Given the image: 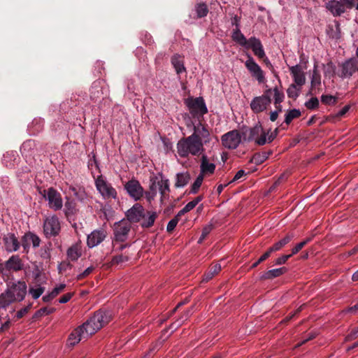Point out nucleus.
<instances>
[{"label":"nucleus","instance_id":"nucleus-1","mask_svg":"<svg viewBox=\"0 0 358 358\" xmlns=\"http://www.w3.org/2000/svg\"><path fill=\"white\" fill-rule=\"evenodd\" d=\"M27 293V285L24 281L18 280L8 285V288L0 294V315H3V310L14 301H21L24 299Z\"/></svg>","mask_w":358,"mask_h":358},{"label":"nucleus","instance_id":"nucleus-2","mask_svg":"<svg viewBox=\"0 0 358 358\" xmlns=\"http://www.w3.org/2000/svg\"><path fill=\"white\" fill-rule=\"evenodd\" d=\"M205 143L201 139H197L196 135L181 138L177 143V150L181 157H187L189 154L198 156L204 151Z\"/></svg>","mask_w":358,"mask_h":358},{"label":"nucleus","instance_id":"nucleus-3","mask_svg":"<svg viewBox=\"0 0 358 358\" xmlns=\"http://www.w3.org/2000/svg\"><path fill=\"white\" fill-rule=\"evenodd\" d=\"M112 315L110 311L99 310L94 315L84 324L87 335H93L111 320Z\"/></svg>","mask_w":358,"mask_h":358},{"label":"nucleus","instance_id":"nucleus-4","mask_svg":"<svg viewBox=\"0 0 358 358\" xmlns=\"http://www.w3.org/2000/svg\"><path fill=\"white\" fill-rule=\"evenodd\" d=\"M185 103L188 107L189 113L193 118L196 120L203 119V115L208 113L203 97H189L185 100Z\"/></svg>","mask_w":358,"mask_h":358},{"label":"nucleus","instance_id":"nucleus-5","mask_svg":"<svg viewBox=\"0 0 358 358\" xmlns=\"http://www.w3.org/2000/svg\"><path fill=\"white\" fill-rule=\"evenodd\" d=\"M271 94L272 89H268L262 96L255 97L250 103L251 110L255 113H259L266 110L271 103Z\"/></svg>","mask_w":358,"mask_h":358},{"label":"nucleus","instance_id":"nucleus-6","mask_svg":"<svg viewBox=\"0 0 358 358\" xmlns=\"http://www.w3.org/2000/svg\"><path fill=\"white\" fill-rule=\"evenodd\" d=\"M131 228V224L125 219L115 222L113 224L115 241L117 242H124L127 239Z\"/></svg>","mask_w":358,"mask_h":358},{"label":"nucleus","instance_id":"nucleus-7","mask_svg":"<svg viewBox=\"0 0 358 358\" xmlns=\"http://www.w3.org/2000/svg\"><path fill=\"white\" fill-rule=\"evenodd\" d=\"M43 197L48 201V204L50 208L55 210L62 209L63 206V201L61 194L53 187H50L47 190H43L41 192Z\"/></svg>","mask_w":358,"mask_h":358},{"label":"nucleus","instance_id":"nucleus-8","mask_svg":"<svg viewBox=\"0 0 358 358\" xmlns=\"http://www.w3.org/2000/svg\"><path fill=\"white\" fill-rule=\"evenodd\" d=\"M242 134L237 130L230 131L221 137L222 145L229 150L236 149L241 143Z\"/></svg>","mask_w":358,"mask_h":358},{"label":"nucleus","instance_id":"nucleus-9","mask_svg":"<svg viewBox=\"0 0 358 358\" xmlns=\"http://www.w3.org/2000/svg\"><path fill=\"white\" fill-rule=\"evenodd\" d=\"M95 185L97 190L100 192L104 199H115L117 192L110 183H108L102 177L99 176L95 180Z\"/></svg>","mask_w":358,"mask_h":358},{"label":"nucleus","instance_id":"nucleus-10","mask_svg":"<svg viewBox=\"0 0 358 358\" xmlns=\"http://www.w3.org/2000/svg\"><path fill=\"white\" fill-rule=\"evenodd\" d=\"M198 123L194 124L192 121L187 123V127L193 126L194 132L192 135H196L197 139H201L203 142L206 144L210 142V132L208 129V125L203 124V119H199Z\"/></svg>","mask_w":358,"mask_h":358},{"label":"nucleus","instance_id":"nucleus-11","mask_svg":"<svg viewBox=\"0 0 358 358\" xmlns=\"http://www.w3.org/2000/svg\"><path fill=\"white\" fill-rule=\"evenodd\" d=\"M60 230V223L57 216L46 218L43 224V231L46 237L56 236Z\"/></svg>","mask_w":358,"mask_h":358},{"label":"nucleus","instance_id":"nucleus-12","mask_svg":"<svg viewBox=\"0 0 358 358\" xmlns=\"http://www.w3.org/2000/svg\"><path fill=\"white\" fill-rule=\"evenodd\" d=\"M338 73L339 77L345 78L351 77L355 72L358 71V59H350L343 63Z\"/></svg>","mask_w":358,"mask_h":358},{"label":"nucleus","instance_id":"nucleus-13","mask_svg":"<svg viewBox=\"0 0 358 358\" xmlns=\"http://www.w3.org/2000/svg\"><path fill=\"white\" fill-rule=\"evenodd\" d=\"M124 189L129 195L135 201L141 199L144 195V189L140 182L135 179H131L124 184Z\"/></svg>","mask_w":358,"mask_h":358},{"label":"nucleus","instance_id":"nucleus-14","mask_svg":"<svg viewBox=\"0 0 358 358\" xmlns=\"http://www.w3.org/2000/svg\"><path fill=\"white\" fill-rule=\"evenodd\" d=\"M245 66L251 76L254 77L259 83H264L265 76L264 71L250 55H248V59L245 62Z\"/></svg>","mask_w":358,"mask_h":358},{"label":"nucleus","instance_id":"nucleus-15","mask_svg":"<svg viewBox=\"0 0 358 358\" xmlns=\"http://www.w3.org/2000/svg\"><path fill=\"white\" fill-rule=\"evenodd\" d=\"M127 221L131 223H137L145 217V209L140 203H135L126 213Z\"/></svg>","mask_w":358,"mask_h":358},{"label":"nucleus","instance_id":"nucleus-16","mask_svg":"<svg viewBox=\"0 0 358 358\" xmlns=\"http://www.w3.org/2000/svg\"><path fill=\"white\" fill-rule=\"evenodd\" d=\"M3 243L5 250L9 252L18 250L20 246V242L15 234L12 233H8L3 236Z\"/></svg>","mask_w":358,"mask_h":358},{"label":"nucleus","instance_id":"nucleus-17","mask_svg":"<svg viewBox=\"0 0 358 358\" xmlns=\"http://www.w3.org/2000/svg\"><path fill=\"white\" fill-rule=\"evenodd\" d=\"M4 267L6 272H17L23 269L24 264L18 255H12L5 262Z\"/></svg>","mask_w":358,"mask_h":358},{"label":"nucleus","instance_id":"nucleus-18","mask_svg":"<svg viewBox=\"0 0 358 358\" xmlns=\"http://www.w3.org/2000/svg\"><path fill=\"white\" fill-rule=\"evenodd\" d=\"M106 237V232L103 229L94 230L87 236V245L89 248H94L100 244Z\"/></svg>","mask_w":358,"mask_h":358},{"label":"nucleus","instance_id":"nucleus-19","mask_svg":"<svg viewBox=\"0 0 358 358\" xmlns=\"http://www.w3.org/2000/svg\"><path fill=\"white\" fill-rule=\"evenodd\" d=\"M262 125L257 124L253 127L243 129V140L247 141H255L256 142L257 138L259 136L260 134L262 133Z\"/></svg>","mask_w":358,"mask_h":358},{"label":"nucleus","instance_id":"nucleus-20","mask_svg":"<svg viewBox=\"0 0 358 358\" xmlns=\"http://www.w3.org/2000/svg\"><path fill=\"white\" fill-rule=\"evenodd\" d=\"M248 43L247 45L245 46V48H251L254 54L259 59L265 57V52L259 39L255 37H251L248 39Z\"/></svg>","mask_w":358,"mask_h":358},{"label":"nucleus","instance_id":"nucleus-21","mask_svg":"<svg viewBox=\"0 0 358 358\" xmlns=\"http://www.w3.org/2000/svg\"><path fill=\"white\" fill-rule=\"evenodd\" d=\"M289 71L292 75L294 83L299 87L303 86L306 83L305 73L303 71L302 67L297 64L289 67Z\"/></svg>","mask_w":358,"mask_h":358},{"label":"nucleus","instance_id":"nucleus-22","mask_svg":"<svg viewBox=\"0 0 358 358\" xmlns=\"http://www.w3.org/2000/svg\"><path fill=\"white\" fill-rule=\"evenodd\" d=\"M325 8L334 17H339L345 13L341 0L328 1L325 3Z\"/></svg>","mask_w":358,"mask_h":358},{"label":"nucleus","instance_id":"nucleus-23","mask_svg":"<svg viewBox=\"0 0 358 358\" xmlns=\"http://www.w3.org/2000/svg\"><path fill=\"white\" fill-rule=\"evenodd\" d=\"M90 335H87L85 328L82 326L78 327L69 335V345L74 346L78 343L83 338H87Z\"/></svg>","mask_w":358,"mask_h":358},{"label":"nucleus","instance_id":"nucleus-24","mask_svg":"<svg viewBox=\"0 0 358 358\" xmlns=\"http://www.w3.org/2000/svg\"><path fill=\"white\" fill-rule=\"evenodd\" d=\"M215 164L213 163H209L208 157L206 155H202L201 159V173L202 176L204 177V175L206 174H213L215 170Z\"/></svg>","mask_w":358,"mask_h":358},{"label":"nucleus","instance_id":"nucleus-25","mask_svg":"<svg viewBox=\"0 0 358 358\" xmlns=\"http://www.w3.org/2000/svg\"><path fill=\"white\" fill-rule=\"evenodd\" d=\"M287 271V268L285 266L268 270L264 272L260 277L261 280H272L275 278L279 277Z\"/></svg>","mask_w":358,"mask_h":358},{"label":"nucleus","instance_id":"nucleus-26","mask_svg":"<svg viewBox=\"0 0 358 358\" xmlns=\"http://www.w3.org/2000/svg\"><path fill=\"white\" fill-rule=\"evenodd\" d=\"M310 84L311 87L308 94L313 95L315 94L313 90L321 85V76L319 71L317 70V64L314 65Z\"/></svg>","mask_w":358,"mask_h":358},{"label":"nucleus","instance_id":"nucleus-27","mask_svg":"<svg viewBox=\"0 0 358 358\" xmlns=\"http://www.w3.org/2000/svg\"><path fill=\"white\" fill-rule=\"evenodd\" d=\"M175 182V187L180 188L183 187L187 185L191 179L190 174L186 171L182 173H178L176 174Z\"/></svg>","mask_w":358,"mask_h":358},{"label":"nucleus","instance_id":"nucleus-28","mask_svg":"<svg viewBox=\"0 0 358 358\" xmlns=\"http://www.w3.org/2000/svg\"><path fill=\"white\" fill-rule=\"evenodd\" d=\"M231 38L234 41L241 46L245 47L248 43V40H247L245 36L241 33L239 27H236L233 30Z\"/></svg>","mask_w":358,"mask_h":358},{"label":"nucleus","instance_id":"nucleus-29","mask_svg":"<svg viewBox=\"0 0 358 358\" xmlns=\"http://www.w3.org/2000/svg\"><path fill=\"white\" fill-rule=\"evenodd\" d=\"M271 154H272L271 150L257 152V153L254 154L250 162L257 165H259V164H262L264 162H265L268 158L269 155Z\"/></svg>","mask_w":358,"mask_h":358},{"label":"nucleus","instance_id":"nucleus-30","mask_svg":"<svg viewBox=\"0 0 358 358\" xmlns=\"http://www.w3.org/2000/svg\"><path fill=\"white\" fill-rule=\"evenodd\" d=\"M148 217H145L146 214L145 213V217L142 219L143 222L141 223V226L143 228H150L153 226L156 218L157 217V214L156 212H150L147 211Z\"/></svg>","mask_w":358,"mask_h":358},{"label":"nucleus","instance_id":"nucleus-31","mask_svg":"<svg viewBox=\"0 0 358 358\" xmlns=\"http://www.w3.org/2000/svg\"><path fill=\"white\" fill-rule=\"evenodd\" d=\"M17 155L16 152L9 151L6 152L3 157V164L8 168H12L14 165L15 161L17 159Z\"/></svg>","mask_w":358,"mask_h":358},{"label":"nucleus","instance_id":"nucleus-32","mask_svg":"<svg viewBox=\"0 0 358 358\" xmlns=\"http://www.w3.org/2000/svg\"><path fill=\"white\" fill-rule=\"evenodd\" d=\"M150 182H151L149 187V190L144 192L145 198L149 202H151L152 200H154L155 197L157 195L158 189L157 182L155 180L152 179Z\"/></svg>","mask_w":358,"mask_h":358},{"label":"nucleus","instance_id":"nucleus-33","mask_svg":"<svg viewBox=\"0 0 358 358\" xmlns=\"http://www.w3.org/2000/svg\"><path fill=\"white\" fill-rule=\"evenodd\" d=\"M171 64L176 69V71L178 74L181 73L183 71H185V68L184 66V64L180 55H176L171 58Z\"/></svg>","mask_w":358,"mask_h":358},{"label":"nucleus","instance_id":"nucleus-34","mask_svg":"<svg viewBox=\"0 0 358 358\" xmlns=\"http://www.w3.org/2000/svg\"><path fill=\"white\" fill-rule=\"evenodd\" d=\"M194 11L196 14V18H201L207 15L208 8L205 3H197L194 6Z\"/></svg>","mask_w":358,"mask_h":358},{"label":"nucleus","instance_id":"nucleus-35","mask_svg":"<svg viewBox=\"0 0 358 358\" xmlns=\"http://www.w3.org/2000/svg\"><path fill=\"white\" fill-rule=\"evenodd\" d=\"M157 184L161 194V200L163 201V199L166 196V192L170 191L169 181L168 179L162 180L161 181L157 182Z\"/></svg>","mask_w":358,"mask_h":358},{"label":"nucleus","instance_id":"nucleus-36","mask_svg":"<svg viewBox=\"0 0 358 358\" xmlns=\"http://www.w3.org/2000/svg\"><path fill=\"white\" fill-rule=\"evenodd\" d=\"M221 271V265L220 264H215L213 265L209 271L205 273L203 280L206 282L211 280L215 275H217Z\"/></svg>","mask_w":358,"mask_h":358},{"label":"nucleus","instance_id":"nucleus-37","mask_svg":"<svg viewBox=\"0 0 358 358\" xmlns=\"http://www.w3.org/2000/svg\"><path fill=\"white\" fill-rule=\"evenodd\" d=\"M81 256V252L78 245H73L67 250V257L71 261H76Z\"/></svg>","mask_w":358,"mask_h":358},{"label":"nucleus","instance_id":"nucleus-38","mask_svg":"<svg viewBox=\"0 0 358 358\" xmlns=\"http://www.w3.org/2000/svg\"><path fill=\"white\" fill-rule=\"evenodd\" d=\"M301 115V111L298 109L289 110L285 114V122L289 124L294 119L299 117Z\"/></svg>","mask_w":358,"mask_h":358},{"label":"nucleus","instance_id":"nucleus-39","mask_svg":"<svg viewBox=\"0 0 358 358\" xmlns=\"http://www.w3.org/2000/svg\"><path fill=\"white\" fill-rule=\"evenodd\" d=\"M203 180V176H202V174H199L197 176V178H196L194 183L192 185L189 193V194H196L198 192L200 187L201 186Z\"/></svg>","mask_w":358,"mask_h":358},{"label":"nucleus","instance_id":"nucleus-40","mask_svg":"<svg viewBox=\"0 0 358 358\" xmlns=\"http://www.w3.org/2000/svg\"><path fill=\"white\" fill-rule=\"evenodd\" d=\"M344 12L355 8L358 10V0H341Z\"/></svg>","mask_w":358,"mask_h":358},{"label":"nucleus","instance_id":"nucleus-41","mask_svg":"<svg viewBox=\"0 0 358 358\" xmlns=\"http://www.w3.org/2000/svg\"><path fill=\"white\" fill-rule=\"evenodd\" d=\"M301 90V87L296 88V84H291L287 90V96L293 99H296L299 95V92Z\"/></svg>","mask_w":358,"mask_h":358},{"label":"nucleus","instance_id":"nucleus-42","mask_svg":"<svg viewBox=\"0 0 358 358\" xmlns=\"http://www.w3.org/2000/svg\"><path fill=\"white\" fill-rule=\"evenodd\" d=\"M272 92H273L274 105H277V103H281L285 99V94L283 92L280 91L277 87H275L273 89H272Z\"/></svg>","mask_w":358,"mask_h":358},{"label":"nucleus","instance_id":"nucleus-43","mask_svg":"<svg viewBox=\"0 0 358 358\" xmlns=\"http://www.w3.org/2000/svg\"><path fill=\"white\" fill-rule=\"evenodd\" d=\"M350 106H345L340 111H338L335 115H329L327 117V121H333L334 118H341L343 117L350 110Z\"/></svg>","mask_w":358,"mask_h":358},{"label":"nucleus","instance_id":"nucleus-44","mask_svg":"<svg viewBox=\"0 0 358 358\" xmlns=\"http://www.w3.org/2000/svg\"><path fill=\"white\" fill-rule=\"evenodd\" d=\"M338 98L332 95H324L321 96V101L326 105L334 106L337 103Z\"/></svg>","mask_w":358,"mask_h":358},{"label":"nucleus","instance_id":"nucleus-45","mask_svg":"<svg viewBox=\"0 0 358 358\" xmlns=\"http://www.w3.org/2000/svg\"><path fill=\"white\" fill-rule=\"evenodd\" d=\"M55 311V308H48V307L41 308V309H39L38 310H37L35 313L34 317L37 318V317H41L45 315H50V314H52V313H54Z\"/></svg>","mask_w":358,"mask_h":358},{"label":"nucleus","instance_id":"nucleus-46","mask_svg":"<svg viewBox=\"0 0 358 358\" xmlns=\"http://www.w3.org/2000/svg\"><path fill=\"white\" fill-rule=\"evenodd\" d=\"M312 240L311 237L307 238L304 241L300 242L299 243L296 244L295 247H294L292 250V253L290 255H294L298 253L306 244H308L309 242H310Z\"/></svg>","mask_w":358,"mask_h":358},{"label":"nucleus","instance_id":"nucleus-47","mask_svg":"<svg viewBox=\"0 0 358 358\" xmlns=\"http://www.w3.org/2000/svg\"><path fill=\"white\" fill-rule=\"evenodd\" d=\"M65 214L66 216H69L70 215H72L74 213L76 210V203L72 201L67 199V201L65 203Z\"/></svg>","mask_w":358,"mask_h":358},{"label":"nucleus","instance_id":"nucleus-48","mask_svg":"<svg viewBox=\"0 0 358 358\" xmlns=\"http://www.w3.org/2000/svg\"><path fill=\"white\" fill-rule=\"evenodd\" d=\"M320 104L319 100L317 97H312L305 103V106L309 110H314L318 108Z\"/></svg>","mask_w":358,"mask_h":358},{"label":"nucleus","instance_id":"nucleus-49","mask_svg":"<svg viewBox=\"0 0 358 358\" xmlns=\"http://www.w3.org/2000/svg\"><path fill=\"white\" fill-rule=\"evenodd\" d=\"M20 242V244L22 245L24 250L26 252H28L30 245H31L29 232L26 233L22 237L21 241Z\"/></svg>","mask_w":358,"mask_h":358},{"label":"nucleus","instance_id":"nucleus-50","mask_svg":"<svg viewBox=\"0 0 358 358\" xmlns=\"http://www.w3.org/2000/svg\"><path fill=\"white\" fill-rule=\"evenodd\" d=\"M31 306H32V303H29L28 306H25L24 308H23L21 310H20L19 311H17L13 318L14 320L17 321V320L21 319L22 317H23L29 311Z\"/></svg>","mask_w":358,"mask_h":358},{"label":"nucleus","instance_id":"nucleus-51","mask_svg":"<svg viewBox=\"0 0 358 358\" xmlns=\"http://www.w3.org/2000/svg\"><path fill=\"white\" fill-rule=\"evenodd\" d=\"M129 260V257L127 256L120 255L113 257L112 260L110 262V264L117 265L120 263L127 262Z\"/></svg>","mask_w":358,"mask_h":358},{"label":"nucleus","instance_id":"nucleus-52","mask_svg":"<svg viewBox=\"0 0 358 358\" xmlns=\"http://www.w3.org/2000/svg\"><path fill=\"white\" fill-rule=\"evenodd\" d=\"M268 134V132H265L264 129H262V133L260 134L259 136L256 140V144L258 145H264L266 143H268V138L266 137Z\"/></svg>","mask_w":358,"mask_h":358},{"label":"nucleus","instance_id":"nucleus-53","mask_svg":"<svg viewBox=\"0 0 358 358\" xmlns=\"http://www.w3.org/2000/svg\"><path fill=\"white\" fill-rule=\"evenodd\" d=\"M45 288L43 287H39L37 289L30 288L29 293L31 294L33 299H37L41 296V295L44 292Z\"/></svg>","mask_w":358,"mask_h":358},{"label":"nucleus","instance_id":"nucleus-54","mask_svg":"<svg viewBox=\"0 0 358 358\" xmlns=\"http://www.w3.org/2000/svg\"><path fill=\"white\" fill-rule=\"evenodd\" d=\"M193 307L194 306H192L190 308L187 309L186 311L184 312L183 315H182L181 317V320H182V322H178L177 324V322H174L172 324V326L174 327L176 326V327L181 325L182 323L187 320V318L192 315V310H193Z\"/></svg>","mask_w":358,"mask_h":358},{"label":"nucleus","instance_id":"nucleus-55","mask_svg":"<svg viewBox=\"0 0 358 358\" xmlns=\"http://www.w3.org/2000/svg\"><path fill=\"white\" fill-rule=\"evenodd\" d=\"M29 237H30L31 243L33 245V247L34 248L38 247L40 245V243H41L40 238L37 235H36L31 232H29Z\"/></svg>","mask_w":358,"mask_h":358},{"label":"nucleus","instance_id":"nucleus-56","mask_svg":"<svg viewBox=\"0 0 358 358\" xmlns=\"http://www.w3.org/2000/svg\"><path fill=\"white\" fill-rule=\"evenodd\" d=\"M94 269V266H90L87 268L83 273H80L77 276V280H80L88 276Z\"/></svg>","mask_w":358,"mask_h":358},{"label":"nucleus","instance_id":"nucleus-57","mask_svg":"<svg viewBox=\"0 0 358 358\" xmlns=\"http://www.w3.org/2000/svg\"><path fill=\"white\" fill-rule=\"evenodd\" d=\"M292 257V255H284L277 258L275 260V265H282L286 263V262Z\"/></svg>","mask_w":358,"mask_h":358},{"label":"nucleus","instance_id":"nucleus-58","mask_svg":"<svg viewBox=\"0 0 358 358\" xmlns=\"http://www.w3.org/2000/svg\"><path fill=\"white\" fill-rule=\"evenodd\" d=\"M178 223V221L176 219H175L174 217L172 220H171L169 222L167 227H166L167 232L171 233L176 228Z\"/></svg>","mask_w":358,"mask_h":358},{"label":"nucleus","instance_id":"nucleus-59","mask_svg":"<svg viewBox=\"0 0 358 358\" xmlns=\"http://www.w3.org/2000/svg\"><path fill=\"white\" fill-rule=\"evenodd\" d=\"M247 175V173H245V171L244 170H239L236 173V175L234 176V177L233 178V179L229 181L228 182V184H230V183H232L234 182H236V181H238L239 180H241L242 178H243L244 176H245Z\"/></svg>","mask_w":358,"mask_h":358},{"label":"nucleus","instance_id":"nucleus-60","mask_svg":"<svg viewBox=\"0 0 358 358\" xmlns=\"http://www.w3.org/2000/svg\"><path fill=\"white\" fill-rule=\"evenodd\" d=\"M3 318L6 319V321L3 324H2L1 327H0V333H3V331L8 330L10 328L11 324L10 320L8 315H6L5 317L3 316Z\"/></svg>","mask_w":358,"mask_h":358},{"label":"nucleus","instance_id":"nucleus-61","mask_svg":"<svg viewBox=\"0 0 358 358\" xmlns=\"http://www.w3.org/2000/svg\"><path fill=\"white\" fill-rule=\"evenodd\" d=\"M323 66L324 68V73L325 76L333 74L334 73V66L331 62H329L327 65Z\"/></svg>","mask_w":358,"mask_h":358},{"label":"nucleus","instance_id":"nucleus-62","mask_svg":"<svg viewBox=\"0 0 358 358\" xmlns=\"http://www.w3.org/2000/svg\"><path fill=\"white\" fill-rule=\"evenodd\" d=\"M73 295V293H72V292L66 293L59 298V302L60 303H66L71 299Z\"/></svg>","mask_w":358,"mask_h":358},{"label":"nucleus","instance_id":"nucleus-63","mask_svg":"<svg viewBox=\"0 0 358 358\" xmlns=\"http://www.w3.org/2000/svg\"><path fill=\"white\" fill-rule=\"evenodd\" d=\"M285 245L283 244V243L281 241V240H280L279 241H278L277 243H275V244H273L271 247H270L269 248L271 249V250L274 252H276V251H278L280 250L282 248H283Z\"/></svg>","mask_w":358,"mask_h":358},{"label":"nucleus","instance_id":"nucleus-64","mask_svg":"<svg viewBox=\"0 0 358 358\" xmlns=\"http://www.w3.org/2000/svg\"><path fill=\"white\" fill-rule=\"evenodd\" d=\"M344 312L346 313L356 314L358 313V303L352 306L348 307L344 310Z\"/></svg>","mask_w":358,"mask_h":358}]
</instances>
